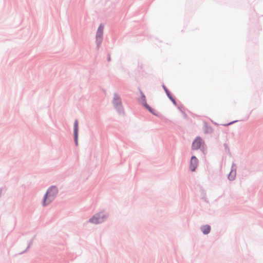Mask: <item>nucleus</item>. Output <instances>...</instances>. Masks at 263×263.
I'll return each mask as SVG.
<instances>
[{
	"label": "nucleus",
	"instance_id": "1",
	"mask_svg": "<svg viewBox=\"0 0 263 263\" xmlns=\"http://www.w3.org/2000/svg\"><path fill=\"white\" fill-rule=\"evenodd\" d=\"M57 193L58 189L56 187L52 186L49 188L45 195L43 205L48 204L53 200Z\"/></svg>",
	"mask_w": 263,
	"mask_h": 263
},
{
	"label": "nucleus",
	"instance_id": "2",
	"mask_svg": "<svg viewBox=\"0 0 263 263\" xmlns=\"http://www.w3.org/2000/svg\"><path fill=\"white\" fill-rule=\"evenodd\" d=\"M104 217V215L103 213H99L96 214L92 218L90 219V221L93 223H99L103 221V219Z\"/></svg>",
	"mask_w": 263,
	"mask_h": 263
},
{
	"label": "nucleus",
	"instance_id": "3",
	"mask_svg": "<svg viewBox=\"0 0 263 263\" xmlns=\"http://www.w3.org/2000/svg\"><path fill=\"white\" fill-rule=\"evenodd\" d=\"M198 164V160L196 157L193 156L191 159L190 169L192 171H194Z\"/></svg>",
	"mask_w": 263,
	"mask_h": 263
},
{
	"label": "nucleus",
	"instance_id": "4",
	"mask_svg": "<svg viewBox=\"0 0 263 263\" xmlns=\"http://www.w3.org/2000/svg\"><path fill=\"white\" fill-rule=\"evenodd\" d=\"M201 139L199 137H197L194 141L192 144V148L193 149H198L201 144Z\"/></svg>",
	"mask_w": 263,
	"mask_h": 263
},
{
	"label": "nucleus",
	"instance_id": "5",
	"mask_svg": "<svg viewBox=\"0 0 263 263\" xmlns=\"http://www.w3.org/2000/svg\"><path fill=\"white\" fill-rule=\"evenodd\" d=\"M74 137L76 145H78V122L76 120L74 123Z\"/></svg>",
	"mask_w": 263,
	"mask_h": 263
},
{
	"label": "nucleus",
	"instance_id": "6",
	"mask_svg": "<svg viewBox=\"0 0 263 263\" xmlns=\"http://www.w3.org/2000/svg\"><path fill=\"white\" fill-rule=\"evenodd\" d=\"M103 28L104 26L102 25H100V26L98 28V31L97 33V39L100 38L101 39L103 32Z\"/></svg>",
	"mask_w": 263,
	"mask_h": 263
},
{
	"label": "nucleus",
	"instance_id": "7",
	"mask_svg": "<svg viewBox=\"0 0 263 263\" xmlns=\"http://www.w3.org/2000/svg\"><path fill=\"white\" fill-rule=\"evenodd\" d=\"M202 231L203 233L204 234H208L211 230L210 227L209 226L206 225L204 226L201 228Z\"/></svg>",
	"mask_w": 263,
	"mask_h": 263
},
{
	"label": "nucleus",
	"instance_id": "8",
	"mask_svg": "<svg viewBox=\"0 0 263 263\" xmlns=\"http://www.w3.org/2000/svg\"><path fill=\"white\" fill-rule=\"evenodd\" d=\"M144 105L145 106V107L152 113L154 114V112L153 111V109L151 107L148 106L146 104H144Z\"/></svg>",
	"mask_w": 263,
	"mask_h": 263
},
{
	"label": "nucleus",
	"instance_id": "9",
	"mask_svg": "<svg viewBox=\"0 0 263 263\" xmlns=\"http://www.w3.org/2000/svg\"><path fill=\"white\" fill-rule=\"evenodd\" d=\"M116 101L117 104L120 103L119 98L117 96H115L114 98V102Z\"/></svg>",
	"mask_w": 263,
	"mask_h": 263
},
{
	"label": "nucleus",
	"instance_id": "10",
	"mask_svg": "<svg viewBox=\"0 0 263 263\" xmlns=\"http://www.w3.org/2000/svg\"><path fill=\"white\" fill-rule=\"evenodd\" d=\"M164 89H165V92L167 94V96H168V97L171 96V95L170 94V92L168 91V90L165 88V87H164Z\"/></svg>",
	"mask_w": 263,
	"mask_h": 263
},
{
	"label": "nucleus",
	"instance_id": "11",
	"mask_svg": "<svg viewBox=\"0 0 263 263\" xmlns=\"http://www.w3.org/2000/svg\"><path fill=\"white\" fill-rule=\"evenodd\" d=\"M172 101L173 102V103H174V104H176V102H175V100H174V99H172Z\"/></svg>",
	"mask_w": 263,
	"mask_h": 263
},
{
	"label": "nucleus",
	"instance_id": "12",
	"mask_svg": "<svg viewBox=\"0 0 263 263\" xmlns=\"http://www.w3.org/2000/svg\"><path fill=\"white\" fill-rule=\"evenodd\" d=\"M211 132V128H209V130L208 131H206V133L208 132Z\"/></svg>",
	"mask_w": 263,
	"mask_h": 263
},
{
	"label": "nucleus",
	"instance_id": "13",
	"mask_svg": "<svg viewBox=\"0 0 263 263\" xmlns=\"http://www.w3.org/2000/svg\"><path fill=\"white\" fill-rule=\"evenodd\" d=\"M171 100H172V99H173V97L171 96L169 97H168Z\"/></svg>",
	"mask_w": 263,
	"mask_h": 263
},
{
	"label": "nucleus",
	"instance_id": "14",
	"mask_svg": "<svg viewBox=\"0 0 263 263\" xmlns=\"http://www.w3.org/2000/svg\"><path fill=\"white\" fill-rule=\"evenodd\" d=\"M142 98H143L144 100H145V96L143 95H142Z\"/></svg>",
	"mask_w": 263,
	"mask_h": 263
}]
</instances>
